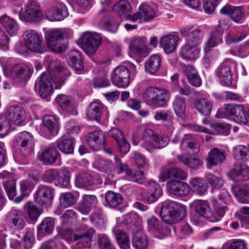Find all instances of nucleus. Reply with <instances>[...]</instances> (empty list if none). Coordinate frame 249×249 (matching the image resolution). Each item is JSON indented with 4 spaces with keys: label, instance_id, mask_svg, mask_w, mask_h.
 I'll return each mask as SVG.
<instances>
[{
    "label": "nucleus",
    "instance_id": "nucleus-33",
    "mask_svg": "<svg viewBox=\"0 0 249 249\" xmlns=\"http://www.w3.org/2000/svg\"><path fill=\"white\" fill-rule=\"evenodd\" d=\"M68 63L77 73L83 71L84 65L80 52L76 50L70 51L68 54Z\"/></svg>",
    "mask_w": 249,
    "mask_h": 249
},
{
    "label": "nucleus",
    "instance_id": "nucleus-30",
    "mask_svg": "<svg viewBox=\"0 0 249 249\" xmlns=\"http://www.w3.org/2000/svg\"><path fill=\"white\" fill-rule=\"evenodd\" d=\"M93 167L98 171L107 173L113 176L114 167L111 161L100 157H96L93 163Z\"/></svg>",
    "mask_w": 249,
    "mask_h": 249
},
{
    "label": "nucleus",
    "instance_id": "nucleus-45",
    "mask_svg": "<svg viewBox=\"0 0 249 249\" xmlns=\"http://www.w3.org/2000/svg\"><path fill=\"white\" fill-rule=\"evenodd\" d=\"M161 59L158 54L151 55L145 63V69L146 72L152 74H156L160 67Z\"/></svg>",
    "mask_w": 249,
    "mask_h": 249
},
{
    "label": "nucleus",
    "instance_id": "nucleus-13",
    "mask_svg": "<svg viewBox=\"0 0 249 249\" xmlns=\"http://www.w3.org/2000/svg\"><path fill=\"white\" fill-rule=\"evenodd\" d=\"M43 16L40 5L36 2L31 0L28 2L25 7V12L22 16L19 15L25 21L33 22L40 20Z\"/></svg>",
    "mask_w": 249,
    "mask_h": 249
},
{
    "label": "nucleus",
    "instance_id": "nucleus-43",
    "mask_svg": "<svg viewBox=\"0 0 249 249\" xmlns=\"http://www.w3.org/2000/svg\"><path fill=\"white\" fill-rule=\"evenodd\" d=\"M185 72L188 82L194 87H199L202 81L195 67L191 65L185 66Z\"/></svg>",
    "mask_w": 249,
    "mask_h": 249
},
{
    "label": "nucleus",
    "instance_id": "nucleus-55",
    "mask_svg": "<svg viewBox=\"0 0 249 249\" xmlns=\"http://www.w3.org/2000/svg\"><path fill=\"white\" fill-rule=\"evenodd\" d=\"M139 10L142 12L143 19L145 21H149L156 16L154 9L147 4H142L139 7Z\"/></svg>",
    "mask_w": 249,
    "mask_h": 249
},
{
    "label": "nucleus",
    "instance_id": "nucleus-61",
    "mask_svg": "<svg viewBox=\"0 0 249 249\" xmlns=\"http://www.w3.org/2000/svg\"><path fill=\"white\" fill-rule=\"evenodd\" d=\"M90 221L96 227L102 229L105 227L106 220L102 214L99 213H94L89 216Z\"/></svg>",
    "mask_w": 249,
    "mask_h": 249
},
{
    "label": "nucleus",
    "instance_id": "nucleus-32",
    "mask_svg": "<svg viewBox=\"0 0 249 249\" xmlns=\"http://www.w3.org/2000/svg\"><path fill=\"white\" fill-rule=\"evenodd\" d=\"M216 74L221 84L224 86H230L232 83L231 70L225 64L220 65L216 70Z\"/></svg>",
    "mask_w": 249,
    "mask_h": 249
},
{
    "label": "nucleus",
    "instance_id": "nucleus-24",
    "mask_svg": "<svg viewBox=\"0 0 249 249\" xmlns=\"http://www.w3.org/2000/svg\"><path fill=\"white\" fill-rule=\"evenodd\" d=\"M180 148L189 153L196 154L199 151V145L196 136L187 134L182 138Z\"/></svg>",
    "mask_w": 249,
    "mask_h": 249
},
{
    "label": "nucleus",
    "instance_id": "nucleus-6",
    "mask_svg": "<svg viewBox=\"0 0 249 249\" xmlns=\"http://www.w3.org/2000/svg\"><path fill=\"white\" fill-rule=\"evenodd\" d=\"M23 40L25 47L32 52L39 53L46 52L41 37L35 30L25 31L23 35Z\"/></svg>",
    "mask_w": 249,
    "mask_h": 249
},
{
    "label": "nucleus",
    "instance_id": "nucleus-27",
    "mask_svg": "<svg viewBox=\"0 0 249 249\" xmlns=\"http://www.w3.org/2000/svg\"><path fill=\"white\" fill-rule=\"evenodd\" d=\"M195 108L203 116H210L213 108V102L206 98H196L194 103Z\"/></svg>",
    "mask_w": 249,
    "mask_h": 249
},
{
    "label": "nucleus",
    "instance_id": "nucleus-59",
    "mask_svg": "<svg viewBox=\"0 0 249 249\" xmlns=\"http://www.w3.org/2000/svg\"><path fill=\"white\" fill-rule=\"evenodd\" d=\"M147 245V240L144 234L137 233L133 237L132 245L136 249H145Z\"/></svg>",
    "mask_w": 249,
    "mask_h": 249
},
{
    "label": "nucleus",
    "instance_id": "nucleus-15",
    "mask_svg": "<svg viewBox=\"0 0 249 249\" xmlns=\"http://www.w3.org/2000/svg\"><path fill=\"white\" fill-rule=\"evenodd\" d=\"M166 190L170 195L183 197L190 192V187L186 183L177 180H171L166 183Z\"/></svg>",
    "mask_w": 249,
    "mask_h": 249
},
{
    "label": "nucleus",
    "instance_id": "nucleus-64",
    "mask_svg": "<svg viewBox=\"0 0 249 249\" xmlns=\"http://www.w3.org/2000/svg\"><path fill=\"white\" fill-rule=\"evenodd\" d=\"M59 183L64 187H68L70 184V172L66 169L58 171L57 177Z\"/></svg>",
    "mask_w": 249,
    "mask_h": 249
},
{
    "label": "nucleus",
    "instance_id": "nucleus-10",
    "mask_svg": "<svg viewBox=\"0 0 249 249\" xmlns=\"http://www.w3.org/2000/svg\"><path fill=\"white\" fill-rule=\"evenodd\" d=\"M130 72L125 66L120 65L113 70L111 79L112 83L119 88H126L130 84Z\"/></svg>",
    "mask_w": 249,
    "mask_h": 249
},
{
    "label": "nucleus",
    "instance_id": "nucleus-17",
    "mask_svg": "<svg viewBox=\"0 0 249 249\" xmlns=\"http://www.w3.org/2000/svg\"><path fill=\"white\" fill-rule=\"evenodd\" d=\"M6 223L14 229L21 230L26 225V219L21 211L13 210L6 216Z\"/></svg>",
    "mask_w": 249,
    "mask_h": 249
},
{
    "label": "nucleus",
    "instance_id": "nucleus-2",
    "mask_svg": "<svg viewBox=\"0 0 249 249\" xmlns=\"http://www.w3.org/2000/svg\"><path fill=\"white\" fill-rule=\"evenodd\" d=\"M71 75L70 71L62 66L56 67L48 72V75L43 72L35 84V87L38 85L39 93L43 99L47 98L53 90L52 81L56 84L55 88L60 89L64 84L67 78Z\"/></svg>",
    "mask_w": 249,
    "mask_h": 249
},
{
    "label": "nucleus",
    "instance_id": "nucleus-22",
    "mask_svg": "<svg viewBox=\"0 0 249 249\" xmlns=\"http://www.w3.org/2000/svg\"><path fill=\"white\" fill-rule=\"evenodd\" d=\"M228 175L234 182L248 180L249 179V167L245 164L235 165Z\"/></svg>",
    "mask_w": 249,
    "mask_h": 249
},
{
    "label": "nucleus",
    "instance_id": "nucleus-38",
    "mask_svg": "<svg viewBox=\"0 0 249 249\" xmlns=\"http://www.w3.org/2000/svg\"><path fill=\"white\" fill-rule=\"evenodd\" d=\"M195 205V211L200 216L203 217L208 221L214 220L215 219L211 217L212 211L206 201L196 200L194 202Z\"/></svg>",
    "mask_w": 249,
    "mask_h": 249
},
{
    "label": "nucleus",
    "instance_id": "nucleus-35",
    "mask_svg": "<svg viewBox=\"0 0 249 249\" xmlns=\"http://www.w3.org/2000/svg\"><path fill=\"white\" fill-rule=\"evenodd\" d=\"M130 48L134 53L140 57H145L147 55L146 46L143 40L140 37L135 36L131 38Z\"/></svg>",
    "mask_w": 249,
    "mask_h": 249
},
{
    "label": "nucleus",
    "instance_id": "nucleus-25",
    "mask_svg": "<svg viewBox=\"0 0 249 249\" xmlns=\"http://www.w3.org/2000/svg\"><path fill=\"white\" fill-rule=\"evenodd\" d=\"M231 192L238 202L249 204V183L233 185Z\"/></svg>",
    "mask_w": 249,
    "mask_h": 249
},
{
    "label": "nucleus",
    "instance_id": "nucleus-46",
    "mask_svg": "<svg viewBox=\"0 0 249 249\" xmlns=\"http://www.w3.org/2000/svg\"><path fill=\"white\" fill-rule=\"evenodd\" d=\"M105 206L110 208H116L123 202V197L119 193L111 191H107L105 195Z\"/></svg>",
    "mask_w": 249,
    "mask_h": 249
},
{
    "label": "nucleus",
    "instance_id": "nucleus-19",
    "mask_svg": "<svg viewBox=\"0 0 249 249\" xmlns=\"http://www.w3.org/2000/svg\"><path fill=\"white\" fill-rule=\"evenodd\" d=\"M227 154L224 149L214 147L208 153L206 158V167L211 169L213 167L223 163L226 160Z\"/></svg>",
    "mask_w": 249,
    "mask_h": 249
},
{
    "label": "nucleus",
    "instance_id": "nucleus-4",
    "mask_svg": "<svg viewBox=\"0 0 249 249\" xmlns=\"http://www.w3.org/2000/svg\"><path fill=\"white\" fill-rule=\"evenodd\" d=\"M70 33L59 29H53L46 36V43L48 48L53 52L61 53L65 52L68 46L67 38Z\"/></svg>",
    "mask_w": 249,
    "mask_h": 249
},
{
    "label": "nucleus",
    "instance_id": "nucleus-3",
    "mask_svg": "<svg viewBox=\"0 0 249 249\" xmlns=\"http://www.w3.org/2000/svg\"><path fill=\"white\" fill-rule=\"evenodd\" d=\"M95 230L90 227L83 232H73L69 228H64L60 231L59 234L66 240L75 243L79 249H89Z\"/></svg>",
    "mask_w": 249,
    "mask_h": 249
},
{
    "label": "nucleus",
    "instance_id": "nucleus-54",
    "mask_svg": "<svg viewBox=\"0 0 249 249\" xmlns=\"http://www.w3.org/2000/svg\"><path fill=\"white\" fill-rule=\"evenodd\" d=\"M233 155L236 159L246 161L249 159V150L245 145H238L233 148Z\"/></svg>",
    "mask_w": 249,
    "mask_h": 249
},
{
    "label": "nucleus",
    "instance_id": "nucleus-44",
    "mask_svg": "<svg viewBox=\"0 0 249 249\" xmlns=\"http://www.w3.org/2000/svg\"><path fill=\"white\" fill-rule=\"evenodd\" d=\"M222 42V33L215 31L212 32L210 37L205 43L204 47V50L206 55H208L209 53L211 52V48L215 47Z\"/></svg>",
    "mask_w": 249,
    "mask_h": 249
},
{
    "label": "nucleus",
    "instance_id": "nucleus-56",
    "mask_svg": "<svg viewBox=\"0 0 249 249\" xmlns=\"http://www.w3.org/2000/svg\"><path fill=\"white\" fill-rule=\"evenodd\" d=\"M127 179L131 181L140 184L144 183L145 177L144 173L141 171H133L130 169L126 172Z\"/></svg>",
    "mask_w": 249,
    "mask_h": 249
},
{
    "label": "nucleus",
    "instance_id": "nucleus-42",
    "mask_svg": "<svg viewBox=\"0 0 249 249\" xmlns=\"http://www.w3.org/2000/svg\"><path fill=\"white\" fill-rule=\"evenodd\" d=\"M169 142V139L166 137L159 136L157 134L154 136L153 141L147 142L145 144V149L148 151H151L156 148H162L166 146Z\"/></svg>",
    "mask_w": 249,
    "mask_h": 249
},
{
    "label": "nucleus",
    "instance_id": "nucleus-29",
    "mask_svg": "<svg viewBox=\"0 0 249 249\" xmlns=\"http://www.w3.org/2000/svg\"><path fill=\"white\" fill-rule=\"evenodd\" d=\"M97 202L98 199L95 196L85 195L82 196V201L79 204L77 209L82 213L88 214Z\"/></svg>",
    "mask_w": 249,
    "mask_h": 249
},
{
    "label": "nucleus",
    "instance_id": "nucleus-52",
    "mask_svg": "<svg viewBox=\"0 0 249 249\" xmlns=\"http://www.w3.org/2000/svg\"><path fill=\"white\" fill-rule=\"evenodd\" d=\"M190 184L193 187L194 191L198 195H203L207 191V185L202 178H193L190 180Z\"/></svg>",
    "mask_w": 249,
    "mask_h": 249
},
{
    "label": "nucleus",
    "instance_id": "nucleus-34",
    "mask_svg": "<svg viewBox=\"0 0 249 249\" xmlns=\"http://www.w3.org/2000/svg\"><path fill=\"white\" fill-rule=\"evenodd\" d=\"M0 24L11 36L17 35L19 29V26L16 20L7 16H3L0 18Z\"/></svg>",
    "mask_w": 249,
    "mask_h": 249
},
{
    "label": "nucleus",
    "instance_id": "nucleus-41",
    "mask_svg": "<svg viewBox=\"0 0 249 249\" xmlns=\"http://www.w3.org/2000/svg\"><path fill=\"white\" fill-rule=\"evenodd\" d=\"M132 7L128 0H120L112 7L113 11L118 13L121 16L127 19L132 13Z\"/></svg>",
    "mask_w": 249,
    "mask_h": 249
},
{
    "label": "nucleus",
    "instance_id": "nucleus-21",
    "mask_svg": "<svg viewBox=\"0 0 249 249\" xmlns=\"http://www.w3.org/2000/svg\"><path fill=\"white\" fill-rule=\"evenodd\" d=\"M227 113L230 115L229 119L235 123L243 125L247 124L248 119L242 105L231 104Z\"/></svg>",
    "mask_w": 249,
    "mask_h": 249
},
{
    "label": "nucleus",
    "instance_id": "nucleus-7",
    "mask_svg": "<svg viewBox=\"0 0 249 249\" xmlns=\"http://www.w3.org/2000/svg\"><path fill=\"white\" fill-rule=\"evenodd\" d=\"M16 147L19 150L18 153L23 157L32 153L35 145V140L33 135L27 131H22L18 133L14 140Z\"/></svg>",
    "mask_w": 249,
    "mask_h": 249
},
{
    "label": "nucleus",
    "instance_id": "nucleus-11",
    "mask_svg": "<svg viewBox=\"0 0 249 249\" xmlns=\"http://www.w3.org/2000/svg\"><path fill=\"white\" fill-rule=\"evenodd\" d=\"M46 18L50 21H60L69 14L66 5L62 2L56 1L46 11Z\"/></svg>",
    "mask_w": 249,
    "mask_h": 249
},
{
    "label": "nucleus",
    "instance_id": "nucleus-12",
    "mask_svg": "<svg viewBox=\"0 0 249 249\" xmlns=\"http://www.w3.org/2000/svg\"><path fill=\"white\" fill-rule=\"evenodd\" d=\"M145 186V190L142 193V196L147 203L151 204L156 202L162 195V189L156 182L148 181Z\"/></svg>",
    "mask_w": 249,
    "mask_h": 249
},
{
    "label": "nucleus",
    "instance_id": "nucleus-58",
    "mask_svg": "<svg viewBox=\"0 0 249 249\" xmlns=\"http://www.w3.org/2000/svg\"><path fill=\"white\" fill-rule=\"evenodd\" d=\"M57 146L62 152L65 154H71L73 152V139H64L57 143Z\"/></svg>",
    "mask_w": 249,
    "mask_h": 249
},
{
    "label": "nucleus",
    "instance_id": "nucleus-9",
    "mask_svg": "<svg viewBox=\"0 0 249 249\" xmlns=\"http://www.w3.org/2000/svg\"><path fill=\"white\" fill-rule=\"evenodd\" d=\"M5 116L7 121L13 124L20 125L25 121L27 112L22 107L18 105L9 106L5 110Z\"/></svg>",
    "mask_w": 249,
    "mask_h": 249
},
{
    "label": "nucleus",
    "instance_id": "nucleus-47",
    "mask_svg": "<svg viewBox=\"0 0 249 249\" xmlns=\"http://www.w3.org/2000/svg\"><path fill=\"white\" fill-rule=\"evenodd\" d=\"M24 209L31 221H36L42 213V210L38 208L34 203L28 201L24 206Z\"/></svg>",
    "mask_w": 249,
    "mask_h": 249
},
{
    "label": "nucleus",
    "instance_id": "nucleus-60",
    "mask_svg": "<svg viewBox=\"0 0 249 249\" xmlns=\"http://www.w3.org/2000/svg\"><path fill=\"white\" fill-rule=\"evenodd\" d=\"M76 201V197L70 192L62 194L60 198V205L65 208L74 205Z\"/></svg>",
    "mask_w": 249,
    "mask_h": 249
},
{
    "label": "nucleus",
    "instance_id": "nucleus-50",
    "mask_svg": "<svg viewBox=\"0 0 249 249\" xmlns=\"http://www.w3.org/2000/svg\"><path fill=\"white\" fill-rule=\"evenodd\" d=\"M93 183L92 176L88 172L79 174L75 179V185L80 188H85L91 186Z\"/></svg>",
    "mask_w": 249,
    "mask_h": 249
},
{
    "label": "nucleus",
    "instance_id": "nucleus-5",
    "mask_svg": "<svg viewBox=\"0 0 249 249\" xmlns=\"http://www.w3.org/2000/svg\"><path fill=\"white\" fill-rule=\"evenodd\" d=\"M170 95V92L165 89L150 87L143 92L142 98L149 106L164 107L167 106Z\"/></svg>",
    "mask_w": 249,
    "mask_h": 249
},
{
    "label": "nucleus",
    "instance_id": "nucleus-53",
    "mask_svg": "<svg viewBox=\"0 0 249 249\" xmlns=\"http://www.w3.org/2000/svg\"><path fill=\"white\" fill-rule=\"evenodd\" d=\"M100 26L105 30L114 33L118 28L119 23L114 19L107 16L101 20Z\"/></svg>",
    "mask_w": 249,
    "mask_h": 249
},
{
    "label": "nucleus",
    "instance_id": "nucleus-26",
    "mask_svg": "<svg viewBox=\"0 0 249 249\" xmlns=\"http://www.w3.org/2000/svg\"><path fill=\"white\" fill-rule=\"evenodd\" d=\"M178 40V37L174 35L164 36L160 38V45L166 53L169 54L176 49Z\"/></svg>",
    "mask_w": 249,
    "mask_h": 249
},
{
    "label": "nucleus",
    "instance_id": "nucleus-20",
    "mask_svg": "<svg viewBox=\"0 0 249 249\" xmlns=\"http://www.w3.org/2000/svg\"><path fill=\"white\" fill-rule=\"evenodd\" d=\"M192 28L193 26H186L180 29V33L182 36H187L186 42L198 47L202 41L203 33L198 29L190 31Z\"/></svg>",
    "mask_w": 249,
    "mask_h": 249
},
{
    "label": "nucleus",
    "instance_id": "nucleus-8",
    "mask_svg": "<svg viewBox=\"0 0 249 249\" xmlns=\"http://www.w3.org/2000/svg\"><path fill=\"white\" fill-rule=\"evenodd\" d=\"M84 50L89 55L94 54L102 41L101 36L94 32L86 31L80 38Z\"/></svg>",
    "mask_w": 249,
    "mask_h": 249
},
{
    "label": "nucleus",
    "instance_id": "nucleus-18",
    "mask_svg": "<svg viewBox=\"0 0 249 249\" xmlns=\"http://www.w3.org/2000/svg\"><path fill=\"white\" fill-rule=\"evenodd\" d=\"M32 70L29 66L24 64L15 65L11 71V77L16 82L22 83L30 78Z\"/></svg>",
    "mask_w": 249,
    "mask_h": 249
},
{
    "label": "nucleus",
    "instance_id": "nucleus-39",
    "mask_svg": "<svg viewBox=\"0 0 249 249\" xmlns=\"http://www.w3.org/2000/svg\"><path fill=\"white\" fill-rule=\"evenodd\" d=\"M54 222L51 217L45 218L37 227V238H41L51 234L53 231Z\"/></svg>",
    "mask_w": 249,
    "mask_h": 249
},
{
    "label": "nucleus",
    "instance_id": "nucleus-1",
    "mask_svg": "<svg viewBox=\"0 0 249 249\" xmlns=\"http://www.w3.org/2000/svg\"><path fill=\"white\" fill-rule=\"evenodd\" d=\"M160 215L164 222L154 216L148 219L147 222L149 230L155 231V237L162 239L170 233L167 223L173 224L181 220L185 216L186 210L179 203L174 201L165 202L161 207Z\"/></svg>",
    "mask_w": 249,
    "mask_h": 249
},
{
    "label": "nucleus",
    "instance_id": "nucleus-31",
    "mask_svg": "<svg viewBox=\"0 0 249 249\" xmlns=\"http://www.w3.org/2000/svg\"><path fill=\"white\" fill-rule=\"evenodd\" d=\"M172 106L178 119L184 120L186 117L185 112L186 107V99L180 95H177L172 103Z\"/></svg>",
    "mask_w": 249,
    "mask_h": 249
},
{
    "label": "nucleus",
    "instance_id": "nucleus-57",
    "mask_svg": "<svg viewBox=\"0 0 249 249\" xmlns=\"http://www.w3.org/2000/svg\"><path fill=\"white\" fill-rule=\"evenodd\" d=\"M178 159L184 165L192 169H196L200 164V162L198 159L196 158H188L185 155H178Z\"/></svg>",
    "mask_w": 249,
    "mask_h": 249
},
{
    "label": "nucleus",
    "instance_id": "nucleus-36",
    "mask_svg": "<svg viewBox=\"0 0 249 249\" xmlns=\"http://www.w3.org/2000/svg\"><path fill=\"white\" fill-rule=\"evenodd\" d=\"M200 51L198 47L186 42L182 47L180 54L184 59H196L199 56Z\"/></svg>",
    "mask_w": 249,
    "mask_h": 249
},
{
    "label": "nucleus",
    "instance_id": "nucleus-16",
    "mask_svg": "<svg viewBox=\"0 0 249 249\" xmlns=\"http://www.w3.org/2000/svg\"><path fill=\"white\" fill-rule=\"evenodd\" d=\"M106 133L101 130H96L89 133L85 140L90 147L94 150L101 149L106 143Z\"/></svg>",
    "mask_w": 249,
    "mask_h": 249
},
{
    "label": "nucleus",
    "instance_id": "nucleus-28",
    "mask_svg": "<svg viewBox=\"0 0 249 249\" xmlns=\"http://www.w3.org/2000/svg\"><path fill=\"white\" fill-rule=\"evenodd\" d=\"M220 12L222 14L229 15L236 22L239 21L244 16L242 7H235L229 4L223 6Z\"/></svg>",
    "mask_w": 249,
    "mask_h": 249
},
{
    "label": "nucleus",
    "instance_id": "nucleus-51",
    "mask_svg": "<svg viewBox=\"0 0 249 249\" xmlns=\"http://www.w3.org/2000/svg\"><path fill=\"white\" fill-rule=\"evenodd\" d=\"M210 126L213 129V130H211L213 133H211V134L213 135L227 136L230 134L231 128V125L221 123H213L212 124H210Z\"/></svg>",
    "mask_w": 249,
    "mask_h": 249
},
{
    "label": "nucleus",
    "instance_id": "nucleus-40",
    "mask_svg": "<svg viewBox=\"0 0 249 249\" xmlns=\"http://www.w3.org/2000/svg\"><path fill=\"white\" fill-rule=\"evenodd\" d=\"M43 127L51 135H56L58 130L57 119L53 115H45L43 118Z\"/></svg>",
    "mask_w": 249,
    "mask_h": 249
},
{
    "label": "nucleus",
    "instance_id": "nucleus-48",
    "mask_svg": "<svg viewBox=\"0 0 249 249\" xmlns=\"http://www.w3.org/2000/svg\"><path fill=\"white\" fill-rule=\"evenodd\" d=\"M55 101L63 110L68 112H71L74 107L71 98L65 94L58 95Z\"/></svg>",
    "mask_w": 249,
    "mask_h": 249
},
{
    "label": "nucleus",
    "instance_id": "nucleus-23",
    "mask_svg": "<svg viewBox=\"0 0 249 249\" xmlns=\"http://www.w3.org/2000/svg\"><path fill=\"white\" fill-rule=\"evenodd\" d=\"M60 156L59 152L56 148L53 145H50L42 150L38 159L44 164L48 165L54 163Z\"/></svg>",
    "mask_w": 249,
    "mask_h": 249
},
{
    "label": "nucleus",
    "instance_id": "nucleus-63",
    "mask_svg": "<svg viewBox=\"0 0 249 249\" xmlns=\"http://www.w3.org/2000/svg\"><path fill=\"white\" fill-rule=\"evenodd\" d=\"M205 178L207 182L213 188L216 189L220 188L224 183L221 178L211 173L206 174Z\"/></svg>",
    "mask_w": 249,
    "mask_h": 249
},
{
    "label": "nucleus",
    "instance_id": "nucleus-62",
    "mask_svg": "<svg viewBox=\"0 0 249 249\" xmlns=\"http://www.w3.org/2000/svg\"><path fill=\"white\" fill-rule=\"evenodd\" d=\"M231 198L228 192L225 189L221 190L218 197L215 201V204L218 205H229L231 203Z\"/></svg>",
    "mask_w": 249,
    "mask_h": 249
},
{
    "label": "nucleus",
    "instance_id": "nucleus-49",
    "mask_svg": "<svg viewBox=\"0 0 249 249\" xmlns=\"http://www.w3.org/2000/svg\"><path fill=\"white\" fill-rule=\"evenodd\" d=\"M117 243L121 249H128L130 248V243L126 233L120 229L113 230Z\"/></svg>",
    "mask_w": 249,
    "mask_h": 249
},
{
    "label": "nucleus",
    "instance_id": "nucleus-14",
    "mask_svg": "<svg viewBox=\"0 0 249 249\" xmlns=\"http://www.w3.org/2000/svg\"><path fill=\"white\" fill-rule=\"evenodd\" d=\"M53 189L49 186L39 185L35 197L36 202L46 207L50 206L53 199Z\"/></svg>",
    "mask_w": 249,
    "mask_h": 249
},
{
    "label": "nucleus",
    "instance_id": "nucleus-37",
    "mask_svg": "<svg viewBox=\"0 0 249 249\" xmlns=\"http://www.w3.org/2000/svg\"><path fill=\"white\" fill-rule=\"evenodd\" d=\"M103 110V106L99 101H93L89 106L87 110V117L91 120L100 121Z\"/></svg>",
    "mask_w": 249,
    "mask_h": 249
}]
</instances>
